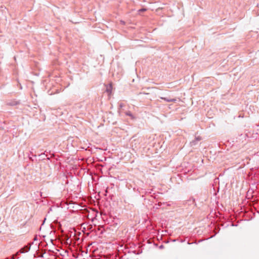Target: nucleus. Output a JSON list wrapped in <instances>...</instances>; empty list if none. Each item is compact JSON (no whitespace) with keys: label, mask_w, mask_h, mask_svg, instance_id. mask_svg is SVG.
I'll return each instance as SVG.
<instances>
[{"label":"nucleus","mask_w":259,"mask_h":259,"mask_svg":"<svg viewBox=\"0 0 259 259\" xmlns=\"http://www.w3.org/2000/svg\"><path fill=\"white\" fill-rule=\"evenodd\" d=\"M201 140V137L200 136H198L195 138L194 140H192L190 143V145L191 147H193L197 145L198 144V142Z\"/></svg>","instance_id":"f03ea898"},{"label":"nucleus","mask_w":259,"mask_h":259,"mask_svg":"<svg viewBox=\"0 0 259 259\" xmlns=\"http://www.w3.org/2000/svg\"><path fill=\"white\" fill-rule=\"evenodd\" d=\"M31 246V243H28L27 245L21 248L18 253H23L28 252L30 249Z\"/></svg>","instance_id":"f257e3e1"},{"label":"nucleus","mask_w":259,"mask_h":259,"mask_svg":"<svg viewBox=\"0 0 259 259\" xmlns=\"http://www.w3.org/2000/svg\"><path fill=\"white\" fill-rule=\"evenodd\" d=\"M160 98L161 99H162V100L165 101L166 102H175L176 101V99H171V98H167V97H160Z\"/></svg>","instance_id":"39448f33"},{"label":"nucleus","mask_w":259,"mask_h":259,"mask_svg":"<svg viewBox=\"0 0 259 259\" xmlns=\"http://www.w3.org/2000/svg\"><path fill=\"white\" fill-rule=\"evenodd\" d=\"M119 224V222L117 219L116 220L112 221V222L110 223V226H113L115 228H117L118 227Z\"/></svg>","instance_id":"7ed1b4c3"},{"label":"nucleus","mask_w":259,"mask_h":259,"mask_svg":"<svg viewBox=\"0 0 259 259\" xmlns=\"http://www.w3.org/2000/svg\"><path fill=\"white\" fill-rule=\"evenodd\" d=\"M124 106V105L122 103H119V108H118V112H119L120 109L122 108Z\"/></svg>","instance_id":"0eeeda50"},{"label":"nucleus","mask_w":259,"mask_h":259,"mask_svg":"<svg viewBox=\"0 0 259 259\" xmlns=\"http://www.w3.org/2000/svg\"><path fill=\"white\" fill-rule=\"evenodd\" d=\"M39 157V160H44L45 159H50V157H48V155L46 154L45 152L41 153V154L38 155Z\"/></svg>","instance_id":"20e7f679"},{"label":"nucleus","mask_w":259,"mask_h":259,"mask_svg":"<svg viewBox=\"0 0 259 259\" xmlns=\"http://www.w3.org/2000/svg\"><path fill=\"white\" fill-rule=\"evenodd\" d=\"M159 249H163L164 248V245H161L159 246Z\"/></svg>","instance_id":"1a4fd4ad"},{"label":"nucleus","mask_w":259,"mask_h":259,"mask_svg":"<svg viewBox=\"0 0 259 259\" xmlns=\"http://www.w3.org/2000/svg\"><path fill=\"white\" fill-rule=\"evenodd\" d=\"M106 91H107V92H108V93H109V92H111V90H110L109 89H108V88H107V89Z\"/></svg>","instance_id":"9d476101"},{"label":"nucleus","mask_w":259,"mask_h":259,"mask_svg":"<svg viewBox=\"0 0 259 259\" xmlns=\"http://www.w3.org/2000/svg\"><path fill=\"white\" fill-rule=\"evenodd\" d=\"M125 114L128 116H130L132 118H134V116L130 111H127L125 112Z\"/></svg>","instance_id":"423d86ee"},{"label":"nucleus","mask_w":259,"mask_h":259,"mask_svg":"<svg viewBox=\"0 0 259 259\" xmlns=\"http://www.w3.org/2000/svg\"><path fill=\"white\" fill-rule=\"evenodd\" d=\"M146 11V9L145 8H142L140 10H139V12H145Z\"/></svg>","instance_id":"6e6552de"}]
</instances>
